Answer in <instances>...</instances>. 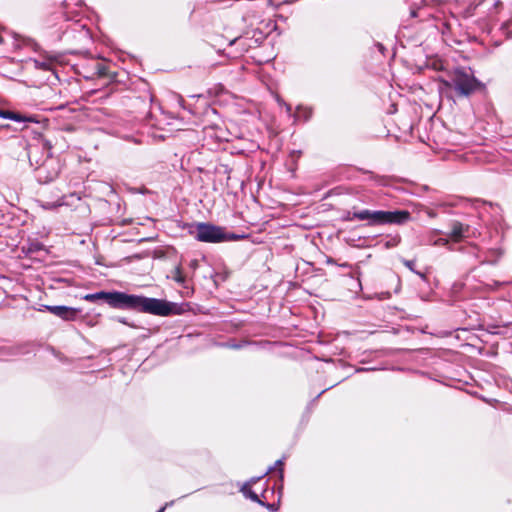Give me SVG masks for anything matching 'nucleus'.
<instances>
[{"mask_svg":"<svg viewBox=\"0 0 512 512\" xmlns=\"http://www.w3.org/2000/svg\"><path fill=\"white\" fill-rule=\"evenodd\" d=\"M107 303L114 308L135 309L159 316H168L175 309L173 303L165 300L129 295L123 292H109Z\"/></svg>","mask_w":512,"mask_h":512,"instance_id":"f257e3e1","label":"nucleus"},{"mask_svg":"<svg viewBox=\"0 0 512 512\" xmlns=\"http://www.w3.org/2000/svg\"><path fill=\"white\" fill-rule=\"evenodd\" d=\"M107 303L114 308L135 309L159 316H168L175 309L173 303L165 300L129 295L123 292H109Z\"/></svg>","mask_w":512,"mask_h":512,"instance_id":"f03ea898","label":"nucleus"},{"mask_svg":"<svg viewBox=\"0 0 512 512\" xmlns=\"http://www.w3.org/2000/svg\"><path fill=\"white\" fill-rule=\"evenodd\" d=\"M345 221H369L378 224H394L413 221L410 213L406 210L397 211H370L363 210L354 213L353 217H347Z\"/></svg>","mask_w":512,"mask_h":512,"instance_id":"7ed1b4c3","label":"nucleus"},{"mask_svg":"<svg viewBox=\"0 0 512 512\" xmlns=\"http://www.w3.org/2000/svg\"><path fill=\"white\" fill-rule=\"evenodd\" d=\"M191 234L203 242L237 241L245 238V234L228 233L220 226H196Z\"/></svg>","mask_w":512,"mask_h":512,"instance_id":"20e7f679","label":"nucleus"},{"mask_svg":"<svg viewBox=\"0 0 512 512\" xmlns=\"http://www.w3.org/2000/svg\"><path fill=\"white\" fill-rule=\"evenodd\" d=\"M452 85L455 90L463 96H467L480 88V82L473 76L470 71L464 69H456L452 73Z\"/></svg>","mask_w":512,"mask_h":512,"instance_id":"39448f33","label":"nucleus"},{"mask_svg":"<svg viewBox=\"0 0 512 512\" xmlns=\"http://www.w3.org/2000/svg\"><path fill=\"white\" fill-rule=\"evenodd\" d=\"M43 308L49 311L50 313L54 314L55 316L66 321L74 320L79 312L78 309L67 306L44 305Z\"/></svg>","mask_w":512,"mask_h":512,"instance_id":"423d86ee","label":"nucleus"},{"mask_svg":"<svg viewBox=\"0 0 512 512\" xmlns=\"http://www.w3.org/2000/svg\"><path fill=\"white\" fill-rule=\"evenodd\" d=\"M451 232L448 233L446 238H439L435 244H445L448 242H458L464 234V226H452Z\"/></svg>","mask_w":512,"mask_h":512,"instance_id":"0eeeda50","label":"nucleus"},{"mask_svg":"<svg viewBox=\"0 0 512 512\" xmlns=\"http://www.w3.org/2000/svg\"><path fill=\"white\" fill-rule=\"evenodd\" d=\"M108 294H109V292L101 291V292H97L94 294H86L83 298H84V300L89 301V302H95L97 300H105L107 302Z\"/></svg>","mask_w":512,"mask_h":512,"instance_id":"6e6552de","label":"nucleus"},{"mask_svg":"<svg viewBox=\"0 0 512 512\" xmlns=\"http://www.w3.org/2000/svg\"><path fill=\"white\" fill-rule=\"evenodd\" d=\"M170 277L178 282V283H183L185 281V277L184 275L182 274V271H181V268L180 267H175L172 272H171V275Z\"/></svg>","mask_w":512,"mask_h":512,"instance_id":"1a4fd4ad","label":"nucleus"},{"mask_svg":"<svg viewBox=\"0 0 512 512\" xmlns=\"http://www.w3.org/2000/svg\"><path fill=\"white\" fill-rule=\"evenodd\" d=\"M34 64H35V67H37V68L50 70V69H52L53 60L52 59H47L44 61L34 60Z\"/></svg>","mask_w":512,"mask_h":512,"instance_id":"9d476101","label":"nucleus"},{"mask_svg":"<svg viewBox=\"0 0 512 512\" xmlns=\"http://www.w3.org/2000/svg\"><path fill=\"white\" fill-rule=\"evenodd\" d=\"M14 121H18V122H34L35 120L31 117H25L21 114H18L16 113L15 116H14Z\"/></svg>","mask_w":512,"mask_h":512,"instance_id":"9b49d317","label":"nucleus"},{"mask_svg":"<svg viewBox=\"0 0 512 512\" xmlns=\"http://www.w3.org/2000/svg\"><path fill=\"white\" fill-rule=\"evenodd\" d=\"M247 496H248L251 500H253V501H255V502H258V503H259V504H261V505H264V503H263L262 501H260V499L258 498L257 494H255L254 492L249 491V492L247 493Z\"/></svg>","mask_w":512,"mask_h":512,"instance_id":"f8f14e48","label":"nucleus"},{"mask_svg":"<svg viewBox=\"0 0 512 512\" xmlns=\"http://www.w3.org/2000/svg\"><path fill=\"white\" fill-rule=\"evenodd\" d=\"M15 114H16L15 112L5 111V112H3L2 116H3L4 118H7V119H11V120H13V119H14Z\"/></svg>","mask_w":512,"mask_h":512,"instance_id":"ddd939ff","label":"nucleus"},{"mask_svg":"<svg viewBox=\"0 0 512 512\" xmlns=\"http://www.w3.org/2000/svg\"><path fill=\"white\" fill-rule=\"evenodd\" d=\"M404 264H405L408 268H410L411 270L413 269V268H412V264H413V262H412V261H405V262H404Z\"/></svg>","mask_w":512,"mask_h":512,"instance_id":"4468645a","label":"nucleus"},{"mask_svg":"<svg viewBox=\"0 0 512 512\" xmlns=\"http://www.w3.org/2000/svg\"><path fill=\"white\" fill-rule=\"evenodd\" d=\"M169 504L167 503L164 507H162L158 512H164V510L166 509V507L168 506Z\"/></svg>","mask_w":512,"mask_h":512,"instance_id":"2eb2a0df","label":"nucleus"},{"mask_svg":"<svg viewBox=\"0 0 512 512\" xmlns=\"http://www.w3.org/2000/svg\"><path fill=\"white\" fill-rule=\"evenodd\" d=\"M267 507H268L269 509H271V510H273V509H274L273 505H267Z\"/></svg>","mask_w":512,"mask_h":512,"instance_id":"dca6fc26","label":"nucleus"},{"mask_svg":"<svg viewBox=\"0 0 512 512\" xmlns=\"http://www.w3.org/2000/svg\"><path fill=\"white\" fill-rule=\"evenodd\" d=\"M276 465H279V466L282 465V461H280V460L277 461Z\"/></svg>","mask_w":512,"mask_h":512,"instance_id":"f3484780","label":"nucleus"},{"mask_svg":"<svg viewBox=\"0 0 512 512\" xmlns=\"http://www.w3.org/2000/svg\"><path fill=\"white\" fill-rule=\"evenodd\" d=\"M2 42H3V39H2V37L0 36V43H2Z\"/></svg>","mask_w":512,"mask_h":512,"instance_id":"a211bd4d","label":"nucleus"}]
</instances>
